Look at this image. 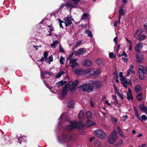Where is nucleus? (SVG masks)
<instances>
[{"label":"nucleus","mask_w":147,"mask_h":147,"mask_svg":"<svg viewBox=\"0 0 147 147\" xmlns=\"http://www.w3.org/2000/svg\"><path fill=\"white\" fill-rule=\"evenodd\" d=\"M83 127H84L82 122H73L70 123L67 130L68 131H70L74 128L82 129Z\"/></svg>","instance_id":"nucleus-1"},{"label":"nucleus","mask_w":147,"mask_h":147,"mask_svg":"<svg viewBox=\"0 0 147 147\" xmlns=\"http://www.w3.org/2000/svg\"><path fill=\"white\" fill-rule=\"evenodd\" d=\"M92 87H91L90 83L84 84L82 85H80L78 87L79 90L83 91H86L88 92H92Z\"/></svg>","instance_id":"nucleus-2"},{"label":"nucleus","mask_w":147,"mask_h":147,"mask_svg":"<svg viewBox=\"0 0 147 147\" xmlns=\"http://www.w3.org/2000/svg\"><path fill=\"white\" fill-rule=\"evenodd\" d=\"M71 55H69L67 58V59L69 61L70 65L72 68V71H74V68L76 67L78 65V63L77 62V59L71 58Z\"/></svg>","instance_id":"nucleus-3"},{"label":"nucleus","mask_w":147,"mask_h":147,"mask_svg":"<svg viewBox=\"0 0 147 147\" xmlns=\"http://www.w3.org/2000/svg\"><path fill=\"white\" fill-rule=\"evenodd\" d=\"M95 135L98 138L104 139L105 138V134L102 130L98 129L94 131Z\"/></svg>","instance_id":"nucleus-4"},{"label":"nucleus","mask_w":147,"mask_h":147,"mask_svg":"<svg viewBox=\"0 0 147 147\" xmlns=\"http://www.w3.org/2000/svg\"><path fill=\"white\" fill-rule=\"evenodd\" d=\"M118 138L117 132L115 129L113 130L111 134V144L114 143Z\"/></svg>","instance_id":"nucleus-5"},{"label":"nucleus","mask_w":147,"mask_h":147,"mask_svg":"<svg viewBox=\"0 0 147 147\" xmlns=\"http://www.w3.org/2000/svg\"><path fill=\"white\" fill-rule=\"evenodd\" d=\"M78 80H76L74 82H70L68 84V88L69 90L72 91L76 89L78 85Z\"/></svg>","instance_id":"nucleus-6"},{"label":"nucleus","mask_w":147,"mask_h":147,"mask_svg":"<svg viewBox=\"0 0 147 147\" xmlns=\"http://www.w3.org/2000/svg\"><path fill=\"white\" fill-rule=\"evenodd\" d=\"M91 87H92V91L94 88H99L102 86V83L98 81H93L90 83Z\"/></svg>","instance_id":"nucleus-7"},{"label":"nucleus","mask_w":147,"mask_h":147,"mask_svg":"<svg viewBox=\"0 0 147 147\" xmlns=\"http://www.w3.org/2000/svg\"><path fill=\"white\" fill-rule=\"evenodd\" d=\"M72 138V137L70 136L69 135L65 134L62 135L60 138V139H58V140L60 142H66L67 141L69 140Z\"/></svg>","instance_id":"nucleus-8"},{"label":"nucleus","mask_w":147,"mask_h":147,"mask_svg":"<svg viewBox=\"0 0 147 147\" xmlns=\"http://www.w3.org/2000/svg\"><path fill=\"white\" fill-rule=\"evenodd\" d=\"M94 69L92 68H89L84 70L83 75L87 77H90L94 75Z\"/></svg>","instance_id":"nucleus-9"},{"label":"nucleus","mask_w":147,"mask_h":147,"mask_svg":"<svg viewBox=\"0 0 147 147\" xmlns=\"http://www.w3.org/2000/svg\"><path fill=\"white\" fill-rule=\"evenodd\" d=\"M82 64L86 67H91L92 65V63L90 60L86 59L82 61Z\"/></svg>","instance_id":"nucleus-10"},{"label":"nucleus","mask_w":147,"mask_h":147,"mask_svg":"<svg viewBox=\"0 0 147 147\" xmlns=\"http://www.w3.org/2000/svg\"><path fill=\"white\" fill-rule=\"evenodd\" d=\"M71 20H74L71 17L67 16L64 19L63 23L65 24L66 26H68L71 24Z\"/></svg>","instance_id":"nucleus-11"},{"label":"nucleus","mask_w":147,"mask_h":147,"mask_svg":"<svg viewBox=\"0 0 147 147\" xmlns=\"http://www.w3.org/2000/svg\"><path fill=\"white\" fill-rule=\"evenodd\" d=\"M86 51L84 49L82 48L75 51L74 52V54L76 56H80L85 53Z\"/></svg>","instance_id":"nucleus-12"},{"label":"nucleus","mask_w":147,"mask_h":147,"mask_svg":"<svg viewBox=\"0 0 147 147\" xmlns=\"http://www.w3.org/2000/svg\"><path fill=\"white\" fill-rule=\"evenodd\" d=\"M119 16L118 18L119 24L120 22L121 18L122 16H124L125 14V11L123 9V7H120L119 10Z\"/></svg>","instance_id":"nucleus-13"},{"label":"nucleus","mask_w":147,"mask_h":147,"mask_svg":"<svg viewBox=\"0 0 147 147\" xmlns=\"http://www.w3.org/2000/svg\"><path fill=\"white\" fill-rule=\"evenodd\" d=\"M137 62L139 63H141L144 59V56L141 54H138L136 55Z\"/></svg>","instance_id":"nucleus-14"},{"label":"nucleus","mask_w":147,"mask_h":147,"mask_svg":"<svg viewBox=\"0 0 147 147\" xmlns=\"http://www.w3.org/2000/svg\"><path fill=\"white\" fill-rule=\"evenodd\" d=\"M74 72L75 74L77 75H80L82 74H83V71L84 70L81 69H74V71H72Z\"/></svg>","instance_id":"nucleus-15"},{"label":"nucleus","mask_w":147,"mask_h":147,"mask_svg":"<svg viewBox=\"0 0 147 147\" xmlns=\"http://www.w3.org/2000/svg\"><path fill=\"white\" fill-rule=\"evenodd\" d=\"M143 47V44L141 42L137 45L135 47V50L137 52H139L141 51V49Z\"/></svg>","instance_id":"nucleus-16"},{"label":"nucleus","mask_w":147,"mask_h":147,"mask_svg":"<svg viewBox=\"0 0 147 147\" xmlns=\"http://www.w3.org/2000/svg\"><path fill=\"white\" fill-rule=\"evenodd\" d=\"M67 86H65L63 88L62 90L61 95L63 97H64L67 93Z\"/></svg>","instance_id":"nucleus-17"},{"label":"nucleus","mask_w":147,"mask_h":147,"mask_svg":"<svg viewBox=\"0 0 147 147\" xmlns=\"http://www.w3.org/2000/svg\"><path fill=\"white\" fill-rule=\"evenodd\" d=\"M94 144L96 147H100L101 144L100 141L98 140H95L94 141Z\"/></svg>","instance_id":"nucleus-18"},{"label":"nucleus","mask_w":147,"mask_h":147,"mask_svg":"<svg viewBox=\"0 0 147 147\" xmlns=\"http://www.w3.org/2000/svg\"><path fill=\"white\" fill-rule=\"evenodd\" d=\"M111 120L112 122L114 124V126H116L117 124L118 120L114 117L111 116Z\"/></svg>","instance_id":"nucleus-19"},{"label":"nucleus","mask_w":147,"mask_h":147,"mask_svg":"<svg viewBox=\"0 0 147 147\" xmlns=\"http://www.w3.org/2000/svg\"><path fill=\"white\" fill-rule=\"evenodd\" d=\"M17 138L18 141V142L21 144V142L24 139V138H25V137L24 136H21L20 135H18L16 137Z\"/></svg>","instance_id":"nucleus-20"},{"label":"nucleus","mask_w":147,"mask_h":147,"mask_svg":"<svg viewBox=\"0 0 147 147\" xmlns=\"http://www.w3.org/2000/svg\"><path fill=\"white\" fill-rule=\"evenodd\" d=\"M86 124L88 127H90L93 126L95 124V123L92 121L88 120V121L86 123Z\"/></svg>","instance_id":"nucleus-21"},{"label":"nucleus","mask_w":147,"mask_h":147,"mask_svg":"<svg viewBox=\"0 0 147 147\" xmlns=\"http://www.w3.org/2000/svg\"><path fill=\"white\" fill-rule=\"evenodd\" d=\"M68 107L70 108H73L74 106V101L73 100H71L67 104Z\"/></svg>","instance_id":"nucleus-22"},{"label":"nucleus","mask_w":147,"mask_h":147,"mask_svg":"<svg viewBox=\"0 0 147 147\" xmlns=\"http://www.w3.org/2000/svg\"><path fill=\"white\" fill-rule=\"evenodd\" d=\"M89 15V14L88 13H84L82 16L81 20H86Z\"/></svg>","instance_id":"nucleus-23"},{"label":"nucleus","mask_w":147,"mask_h":147,"mask_svg":"<svg viewBox=\"0 0 147 147\" xmlns=\"http://www.w3.org/2000/svg\"><path fill=\"white\" fill-rule=\"evenodd\" d=\"M65 73V72L63 71H61L59 72L55 76L56 78H58L64 74Z\"/></svg>","instance_id":"nucleus-24"},{"label":"nucleus","mask_w":147,"mask_h":147,"mask_svg":"<svg viewBox=\"0 0 147 147\" xmlns=\"http://www.w3.org/2000/svg\"><path fill=\"white\" fill-rule=\"evenodd\" d=\"M58 44V41L57 40L54 41L53 43L51 45V46L52 48H55L56 47Z\"/></svg>","instance_id":"nucleus-25"},{"label":"nucleus","mask_w":147,"mask_h":147,"mask_svg":"<svg viewBox=\"0 0 147 147\" xmlns=\"http://www.w3.org/2000/svg\"><path fill=\"white\" fill-rule=\"evenodd\" d=\"M53 61V57L52 55L49 56L48 59L45 60V62L47 63H50Z\"/></svg>","instance_id":"nucleus-26"},{"label":"nucleus","mask_w":147,"mask_h":147,"mask_svg":"<svg viewBox=\"0 0 147 147\" xmlns=\"http://www.w3.org/2000/svg\"><path fill=\"white\" fill-rule=\"evenodd\" d=\"M117 130L119 133V135L122 137H124V136L123 135L122 132L121 128L119 127H117Z\"/></svg>","instance_id":"nucleus-27"},{"label":"nucleus","mask_w":147,"mask_h":147,"mask_svg":"<svg viewBox=\"0 0 147 147\" xmlns=\"http://www.w3.org/2000/svg\"><path fill=\"white\" fill-rule=\"evenodd\" d=\"M78 117L80 120H81L84 118V115L82 111L80 112Z\"/></svg>","instance_id":"nucleus-28"},{"label":"nucleus","mask_w":147,"mask_h":147,"mask_svg":"<svg viewBox=\"0 0 147 147\" xmlns=\"http://www.w3.org/2000/svg\"><path fill=\"white\" fill-rule=\"evenodd\" d=\"M65 84V82L63 81H61L58 82L56 84V86L58 87H59L60 86H63Z\"/></svg>","instance_id":"nucleus-29"},{"label":"nucleus","mask_w":147,"mask_h":147,"mask_svg":"<svg viewBox=\"0 0 147 147\" xmlns=\"http://www.w3.org/2000/svg\"><path fill=\"white\" fill-rule=\"evenodd\" d=\"M113 100L115 101L114 102V104L115 105H117L119 104L118 101H117V98L116 95H114L112 96Z\"/></svg>","instance_id":"nucleus-30"},{"label":"nucleus","mask_w":147,"mask_h":147,"mask_svg":"<svg viewBox=\"0 0 147 147\" xmlns=\"http://www.w3.org/2000/svg\"><path fill=\"white\" fill-rule=\"evenodd\" d=\"M86 34H87L88 36L89 37H92L93 36L91 31L88 29H87L85 30Z\"/></svg>","instance_id":"nucleus-31"},{"label":"nucleus","mask_w":147,"mask_h":147,"mask_svg":"<svg viewBox=\"0 0 147 147\" xmlns=\"http://www.w3.org/2000/svg\"><path fill=\"white\" fill-rule=\"evenodd\" d=\"M86 116L88 120L91 119L92 117L91 113L90 111H88L86 113Z\"/></svg>","instance_id":"nucleus-32"},{"label":"nucleus","mask_w":147,"mask_h":147,"mask_svg":"<svg viewBox=\"0 0 147 147\" xmlns=\"http://www.w3.org/2000/svg\"><path fill=\"white\" fill-rule=\"evenodd\" d=\"M69 1L71 3L74 4L75 5H77L78 4V2L80 1V0H69Z\"/></svg>","instance_id":"nucleus-33"},{"label":"nucleus","mask_w":147,"mask_h":147,"mask_svg":"<svg viewBox=\"0 0 147 147\" xmlns=\"http://www.w3.org/2000/svg\"><path fill=\"white\" fill-rule=\"evenodd\" d=\"M146 36L144 35H140L138 38V40L139 41H141L143 40L146 37Z\"/></svg>","instance_id":"nucleus-34"},{"label":"nucleus","mask_w":147,"mask_h":147,"mask_svg":"<svg viewBox=\"0 0 147 147\" xmlns=\"http://www.w3.org/2000/svg\"><path fill=\"white\" fill-rule=\"evenodd\" d=\"M142 93H139L137 95V97L138 100L139 101H141L142 100Z\"/></svg>","instance_id":"nucleus-35"},{"label":"nucleus","mask_w":147,"mask_h":147,"mask_svg":"<svg viewBox=\"0 0 147 147\" xmlns=\"http://www.w3.org/2000/svg\"><path fill=\"white\" fill-rule=\"evenodd\" d=\"M94 75L95 76L98 75L100 72V69H97L95 70H94Z\"/></svg>","instance_id":"nucleus-36"},{"label":"nucleus","mask_w":147,"mask_h":147,"mask_svg":"<svg viewBox=\"0 0 147 147\" xmlns=\"http://www.w3.org/2000/svg\"><path fill=\"white\" fill-rule=\"evenodd\" d=\"M65 59L64 57H63L62 56H61L60 57L59 61L61 64H63L64 63Z\"/></svg>","instance_id":"nucleus-37"},{"label":"nucleus","mask_w":147,"mask_h":147,"mask_svg":"<svg viewBox=\"0 0 147 147\" xmlns=\"http://www.w3.org/2000/svg\"><path fill=\"white\" fill-rule=\"evenodd\" d=\"M123 142L122 140H120L115 145V146H119L121 145L123 143Z\"/></svg>","instance_id":"nucleus-38"},{"label":"nucleus","mask_w":147,"mask_h":147,"mask_svg":"<svg viewBox=\"0 0 147 147\" xmlns=\"http://www.w3.org/2000/svg\"><path fill=\"white\" fill-rule=\"evenodd\" d=\"M118 76L116 71V68H115V71L113 73V78L114 79H116L118 78Z\"/></svg>","instance_id":"nucleus-39"},{"label":"nucleus","mask_w":147,"mask_h":147,"mask_svg":"<svg viewBox=\"0 0 147 147\" xmlns=\"http://www.w3.org/2000/svg\"><path fill=\"white\" fill-rule=\"evenodd\" d=\"M102 60L101 59H97L96 61V63L98 65H100L102 62Z\"/></svg>","instance_id":"nucleus-40"},{"label":"nucleus","mask_w":147,"mask_h":147,"mask_svg":"<svg viewBox=\"0 0 147 147\" xmlns=\"http://www.w3.org/2000/svg\"><path fill=\"white\" fill-rule=\"evenodd\" d=\"M135 90H136V92H138L141 91V88L140 86L138 85L135 87Z\"/></svg>","instance_id":"nucleus-41"},{"label":"nucleus","mask_w":147,"mask_h":147,"mask_svg":"<svg viewBox=\"0 0 147 147\" xmlns=\"http://www.w3.org/2000/svg\"><path fill=\"white\" fill-rule=\"evenodd\" d=\"M127 98L128 100H129L131 99L133 100V98L132 94H130V95H129V94H127Z\"/></svg>","instance_id":"nucleus-42"},{"label":"nucleus","mask_w":147,"mask_h":147,"mask_svg":"<svg viewBox=\"0 0 147 147\" xmlns=\"http://www.w3.org/2000/svg\"><path fill=\"white\" fill-rule=\"evenodd\" d=\"M44 61V58L42 57L40 59L38 60V63H37L38 64L40 65L42 64L43 61Z\"/></svg>","instance_id":"nucleus-43"},{"label":"nucleus","mask_w":147,"mask_h":147,"mask_svg":"<svg viewBox=\"0 0 147 147\" xmlns=\"http://www.w3.org/2000/svg\"><path fill=\"white\" fill-rule=\"evenodd\" d=\"M59 26L60 28L63 29V27L62 26V23H63V21L59 19Z\"/></svg>","instance_id":"nucleus-44"},{"label":"nucleus","mask_w":147,"mask_h":147,"mask_svg":"<svg viewBox=\"0 0 147 147\" xmlns=\"http://www.w3.org/2000/svg\"><path fill=\"white\" fill-rule=\"evenodd\" d=\"M140 78L141 80H143L144 79V73H142L141 74H139Z\"/></svg>","instance_id":"nucleus-45"},{"label":"nucleus","mask_w":147,"mask_h":147,"mask_svg":"<svg viewBox=\"0 0 147 147\" xmlns=\"http://www.w3.org/2000/svg\"><path fill=\"white\" fill-rule=\"evenodd\" d=\"M118 95L121 99L123 100L124 99V97L122 93L120 92L118 93Z\"/></svg>","instance_id":"nucleus-46"},{"label":"nucleus","mask_w":147,"mask_h":147,"mask_svg":"<svg viewBox=\"0 0 147 147\" xmlns=\"http://www.w3.org/2000/svg\"><path fill=\"white\" fill-rule=\"evenodd\" d=\"M66 5L69 7H74L76 6L75 5H73L68 2L66 3Z\"/></svg>","instance_id":"nucleus-47"},{"label":"nucleus","mask_w":147,"mask_h":147,"mask_svg":"<svg viewBox=\"0 0 147 147\" xmlns=\"http://www.w3.org/2000/svg\"><path fill=\"white\" fill-rule=\"evenodd\" d=\"M142 69L143 70V73L147 74V70L144 67H142Z\"/></svg>","instance_id":"nucleus-48"},{"label":"nucleus","mask_w":147,"mask_h":147,"mask_svg":"<svg viewBox=\"0 0 147 147\" xmlns=\"http://www.w3.org/2000/svg\"><path fill=\"white\" fill-rule=\"evenodd\" d=\"M135 116H136V118L139 119L140 120H141V119L140 117L139 116L138 114V112L135 113Z\"/></svg>","instance_id":"nucleus-49"},{"label":"nucleus","mask_w":147,"mask_h":147,"mask_svg":"<svg viewBox=\"0 0 147 147\" xmlns=\"http://www.w3.org/2000/svg\"><path fill=\"white\" fill-rule=\"evenodd\" d=\"M127 117H128V116H127V115H124L123 116V117H123V119H122L123 121H124V122L126 120L127 118Z\"/></svg>","instance_id":"nucleus-50"},{"label":"nucleus","mask_w":147,"mask_h":147,"mask_svg":"<svg viewBox=\"0 0 147 147\" xmlns=\"http://www.w3.org/2000/svg\"><path fill=\"white\" fill-rule=\"evenodd\" d=\"M141 111L147 113V107L144 106L142 108Z\"/></svg>","instance_id":"nucleus-51"},{"label":"nucleus","mask_w":147,"mask_h":147,"mask_svg":"<svg viewBox=\"0 0 147 147\" xmlns=\"http://www.w3.org/2000/svg\"><path fill=\"white\" fill-rule=\"evenodd\" d=\"M125 84L127 85H132V84L130 81H128L127 80H125Z\"/></svg>","instance_id":"nucleus-52"},{"label":"nucleus","mask_w":147,"mask_h":147,"mask_svg":"<svg viewBox=\"0 0 147 147\" xmlns=\"http://www.w3.org/2000/svg\"><path fill=\"white\" fill-rule=\"evenodd\" d=\"M82 42V40H80L78 41H77V42L76 43V46L77 47L79 46V45H80L81 44Z\"/></svg>","instance_id":"nucleus-53"},{"label":"nucleus","mask_w":147,"mask_h":147,"mask_svg":"<svg viewBox=\"0 0 147 147\" xmlns=\"http://www.w3.org/2000/svg\"><path fill=\"white\" fill-rule=\"evenodd\" d=\"M46 74H48L49 75H52L53 73L50 71H45L44 73V75H45Z\"/></svg>","instance_id":"nucleus-54"},{"label":"nucleus","mask_w":147,"mask_h":147,"mask_svg":"<svg viewBox=\"0 0 147 147\" xmlns=\"http://www.w3.org/2000/svg\"><path fill=\"white\" fill-rule=\"evenodd\" d=\"M48 27H49L50 29V30L49 31V32H51L54 30L53 28V26H52L51 25L48 26Z\"/></svg>","instance_id":"nucleus-55"},{"label":"nucleus","mask_w":147,"mask_h":147,"mask_svg":"<svg viewBox=\"0 0 147 147\" xmlns=\"http://www.w3.org/2000/svg\"><path fill=\"white\" fill-rule=\"evenodd\" d=\"M142 119L144 120H146L147 119V117L145 115H142L141 116Z\"/></svg>","instance_id":"nucleus-56"},{"label":"nucleus","mask_w":147,"mask_h":147,"mask_svg":"<svg viewBox=\"0 0 147 147\" xmlns=\"http://www.w3.org/2000/svg\"><path fill=\"white\" fill-rule=\"evenodd\" d=\"M59 49H60V52H62V53H64V51L63 49V48H62V46L61 45L59 46Z\"/></svg>","instance_id":"nucleus-57"},{"label":"nucleus","mask_w":147,"mask_h":147,"mask_svg":"<svg viewBox=\"0 0 147 147\" xmlns=\"http://www.w3.org/2000/svg\"><path fill=\"white\" fill-rule=\"evenodd\" d=\"M122 59L123 60V61L124 62L126 63L128 62V59L127 58H125L123 57H122Z\"/></svg>","instance_id":"nucleus-58"},{"label":"nucleus","mask_w":147,"mask_h":147,"mask_svg":"<svg viewBox=\"0 0 147 147\" xmlns=\"http://www.w3.org/2000/svg\"><path fill=\"white\" fill-rule=\"evenodd\" d=\"M90 104L92 107H94V102L92 100H90Z\"/></svg>","instance_id":"nucleus-59"},{"label":"nucleus","mask_w":147,"mask_h":147,"mask_svg":"<svg viewBox=\"0 0 147 147\" xmlns=\"http://www.w3.org/2000/svg\"><path fill=\"white\" fill-rule=\"evenodd\" d=\"M122 54V56H124L125 57H128V55L126 54L125 51H124L123 52Z\"/></svg>","instance_id":"nucleus-60"},{"label":"nucleus","mask_w":147,"mask_h":147,"mask_svg":"<svg viewBox=\"0 0 147 147\" xmlns=\"http://www.w3.org/2000/svg\"><path fill=\"white\" fill-rule=\"evenodd\" d=\"M125 80H126L125 79L124 76L122 78H120V81L122 82H125Z\"/></svg>","instance_id":"nucleus-61"},{"label":"nucleus","mask_w":147,"mask_h":147,"mask_svg":"<svg viewBox=\"0 0 147 147\" xmlns=\"http://www.w3.org/2000/svg\"><path fill=\"white\" fill-rule=\"evenodd\" d=\"M65 116V114L64 113H63V114H62L60 116L59 119V120L60 119H62Z\"/></svg>","instance_id":"nucleus-62"},{"label":"nucleus","mask_w":147,"mask_h":147,"mask_svg":"<svg viewBox=\"0 0 147 147\" xmlns=\"http://www.w3.org/2000/svg\"><path fill=\"white\" fill-rule=\"evenodd\" d=\"M42 46L41 45H39V46H34L33 47L35 48V50H36V51H37L38 49V47H41Z\"/></svg>","instance_id":"nucleus-63"},{"label":"nucleus","mask_w":147,"mask_h":147,"mask_svg":"<svg viewBox=\"0 0 147 147\" xmlns=\"http://www.w3.org/2000/svg\"><path fill=\"white\" fill-rule=\"evenodd\" d=\"M115 56L113 52H111V58L113 59L115 58Z\"/></svg>","instance_id":"nucleus-64"}]
</instances>
